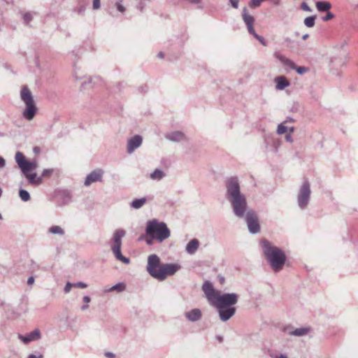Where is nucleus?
Returning <instances> with one entry per match:
<instances>
[{
  "mask_svg": "<svg viewBox=\"0 0 358 358\" xmlns=\"http://www.w3.org/2000/svg\"><path fill=\"white\" fill-rule=\"evenodd\" d=\"M226 200L230 203L234 215L240 219H244L248 231L252 234L260 231L259 217L255 210L248 206L245 195L241 191V185L237 176H231L225 180Z\"/></svg>",
  "mask_w": 358,
  "mask_h": 358,
  "instance_id": "f257e3e1",
  "label": "nucleus"
},
{
  "mask_svg": "<svg viewBox=\"0 0 358 358\" xmlns=\"http://www.w3.org/2000/svg\"><path fill=\"white\" fill-rule=\"evenodd\" d=\"M238 298L236 293H223L217 296L212 306L217 309L222 322L229 320L236 314L235 305L238 303Z\"/></svg>",
  "mask_w": 358,
  "mask_h": 358,
  "instance_id": "f03ea898",
  "label": "nucleus"
},
{
  "mask_svg": "<svg viewBox=\"0 0 358 358\" xmlns=\"http://www.w3.org/2000/svg\"><path fill=\"white\" fill-rule=\"evenodd\" d=\"M261 245L263 254L272 270L275 272L281 271L287 259L285 252L266 239H262Z\"/></svg>",
  "mask_w": 358,
  "mask_h": 358,
  "instance_id": "7ed1b4c3",
  "label": "nucleus"
},
{
  "mask_svg": "<svg viewBox=\"0 0 358 358\" xmlns=\"http://www.w3.org/2000/svg\"><path fill=\"white\" fill-rule=\"evenodd\" d=\"M145 234L151 239L162 243L170 237L171 231L165 222L153 219L147 222Z\"/></svg>",
  "mask_w": 358,
  "mask_h": 358,
  "instance_id": "20e7f679",
  "label": "nucleus"
},
{
  "mask_svg": "<svg viewBox=\"0 0 358 358\" xmlns=\"http://www.w3.org/2000/svg\"><path fill=\"white\" fill-rule=\"evenodd\" d=\"M20 98L25 104V108L22 113V116L25 120L31 121L34 118L36 114L37 107L34 102L32 94L27 86L24 85L22 87Z\"/></svg>",
  "mask_w": 358,
  "mask_h": 358,
  "instance_id": "39448f33",
  "label": "nucleus"
},
{
  "mask_svg": "<svg viewBox=\"0 0 358 358\" xmlns=\"http://www.w3.org/2000/svg\"><path fill=\"white\" fill-rule=\"evenodd\" d=\"M126 231L124 229L116 230L111 239L113 245H111V251L113 252L115 257L123 262L124 264H128L130 262V259L128 257L122 255L121 252L122 248V238L125 236Z\"/></svg>",
  "mask_w": 358,
  "mask_h": 358,
  "instance_id": "423d86ee",
  "label": "nucleus"
},
{
  "mask_svg": "<svg viewBox=\"0 0 358 358\" xmlns=\"http://www.w3.org/2000/svg\"><path fill=\"white\" fill-rule=\"evenodd\" d=\"M311 194L310 185L308 180H303L297 195V204L300 209L304 210L308 206Z\"/></svg>",
  "mask_w": 358,
  "mask_h": 358,
  "instance_id": "0eeeda50",
  "label": "nucleus"
},
{
  "mask_svg": "<svg viewBox=\"0 0 358 358\" xmlns=\"http://www.w3.org/2000/svg\"><path fill=\"white\" fill-rule=\"evenodd\" d=\"M243 20L247 26L248 31L250 34L252 35L259 43L264 46H267V42L263 36L257 34L254 29L255 17L250 15L248 10L244 7L242 10Z\"/></svg>",
  "mask_w": 358,
  "mask_h": 358,
  "instance_id": "6e6552de",
  "label": "nucleus"
},
{
  "mask_svg": "<svg viewBox=\"0 0 358 358\" xmlns=\"http://www.w3.org/2000/svg\"><path fill=\"white\" fill-rule=\"evenodd\" d=\"M15 159L22 174L34 171L38 167L37 159H34L33 160L28 161L21 152H16Z\"/></svg>",
  "mask_w": 358,
  "mask_h": 358,
  "instance_id": "1a4fd4ad",
  "label": "nucleus"
},
{
  "mask_svg": "<svg viewBox=\"0 0 358 358\" xmlns=\"http://www.w3.org/2000/svg\"><path fill=\"white\" fill-rule=\"evenodd\" d=\"M180 268V266L178 264H163L158 268V274L156 279L162 281L167 276L174 275Z\"/></svg>",
  "mask_w": 358,
  "mask_h": 358,
  "instance_id": "9d476101",
  "label": "nucleus"
},
{
  "mask_svg": "<svg viewBox=\"0 0 358 358\" xmlns=\"http://www.w3.org/2000/svg\"><path fill=\"white\" fill-rule=\"evenodd\" d=\"M161 265L160 259L157 255L152 254L148 256L147 271L155 279L158 274V268L161 267Z\"/></svg>",
  "mask_w": 358,
  "mask_h": 358,
  "instance_id": "9b49d317",
  "label": "nucleus"
},
{
  "mask_svg": "<svg viewBox=\"0 0 358 358\" xmlns=\"http://www.w3.org/2000/svg\"><path fill=\"white\" fill-rule=\"evenodd\" d=\"M202 290L205 294L206 297L208 301L212 305L217 296H219L221 293L218 291H216L213 284L208 280H206L202 285Z\"/></svg>",
  "mask_w": 358,
  "mask_h": 358,
  "instance_id": "f8f14e48",
  "label": "nucleus"
},
{
  "mask_svg": "<svg viewBox=\"0 0 358 358\" xmlns=\"http://www.w3.org/2000/svg\"><path fill=\"white\" fill-rule=\"evenodd\" d=\"M103 172L101 169L94 170L87 176L84 182V185L85 186H89L93 182L101 181L103 178Z\"/></svg>",
  "mask_w": 358,
  "mask_h": 358,
  "instance_id": "ddd939ff",
  "label": "nucleus"
},
{
  "mask_svg": "<svg viewBox=\"0 0 358 358\" xmlns=\"http://www.w3.org/2000/svg\"><path fill=\"white\" fill-rule=\"evenodd\" d=\"M41 334L39 329H36L25 336L18 334V338L24 343L27 344L31 341H38L41 338Z\"/></svg>",
  "mask_w": 358,
  "mask_h": 358,
  "instance_id": "4468645a",
  "label": "nucleus"
},
{
  "mask_svg": "<svg viewBox=\"0 0 358 358\" xmlns=\"http://www.w3.org/2000/svg\"><path fill=\"white\" fill-rule=\"evenodd\" d=\"M143 142V138L140 135H135L128 140L127 151L131 154L134 151L141 146Z\"/></svg>",
  "mask_w": 358,
  "mask_h": 358,
  "instance_id": "2eb2a0df",
  "label": "nucleus"
},
{
  "mask_svg": "<svg viewBox=\"0 0 358 358\" xmlns=\"http://www.w3.org/2000/svg\"><path fill=\"white\" fill-rule=\"evenodd\" d=\"M165 138L172 142H180L182 141H187L185 134L180 131H174L167 133L165 135Z\"/></svg>",
  "mask_w": 358,
  "mask_h": 358,
  "instance_id": "dca6fc26",
  "label": "nucleus"
},
{
  "mask_svg": "<svg viewBox=\"0 0 358 358\" xmlns=\"http://www.w3.org/2000/svg\"><path fill=\"white\" fill-rule=\"evenodd\" d=\"M185 316L187 320L194 322L201 320L202 314L199 308H194L185 312Z\"/></svg>",
  "mask_w": 358,
  "mask_h": 358,
  "instance_id": "f3484780",
  "label": "nucleus"
},
{
  "mask_svg": "<svg viewBox=\"0 0 358 358\" xmlns=\"http://www.w3.org/2000/svg\"><path fill=\"white\" fill-rule=\"evenodd\" d=\"M275 57L282 63V65L288 67L289 69L294 70V68H296L295 63L289 58H287L285 56L276 52L275 53Z\"/></svg>",
  "mask_w": 358,
  "mask_h": 358,
  "instance_id": "a211bd4d",
  "label": "nucleus"
},
{
  "mask_svg": "<svg viewBox=\"0 0 358 358\" xmlns=\"http://www.w3.org/2000/svg\"><path fill=\"white\" fill-rule=\"evenodd\" d=\"M27 179L29 184L34 186H38L42 183L41 177H37L36 173L27 172L26 174H23Z\"/></svg>",
  "mask_w": 358,
  "mask_h": 358,
  "instance_id": "6ab92c4d",
  "label": "nucleus"
},
{
  "mask_svg": "<svg viewBox=\"0 0 358 358\" xmlns=\"http://www.w3.org/2000/svg\"><path fill=\"white\" fill-rule=\"evenodd\" d=\"M199 241L196 238L192 239L186 245V252L189 255L194 254L199 247Z\"/></svg>",
  "mask_w": 358,
  "mask_h": 358,
  "instance_id": "aec40b11",
  "label": "nucleus"
},
{
  "mask_svg": "<svg viewBox=\"0 0 358 358\" xmlns=\"http://www.w3.org/2000/svg\"><path fill=\"white\" fill-rule=\"evenodd\" d=\"M275 87L278 90H282L290 85V83L285 76H278L275 78Z\"/></svg>",
  "mask_w": 358,
  "mask_h": 358,
  "instance_id": "412c9836",
  "label": "nucleus"
},
{
  "mask_svg": "<svg viewBox=\"0 0 358 358\" xmlns=\"http://www.w3.org/2000/svg\"><path fill=\"white\" fill-rule=\"evenodd\" d=\"M310 331V327H301L297 328L289 332V334L294 336H303L308 334Z\"/></svg>",
  "mask_w": 358,
  "mask_h": 358,
  "instance_id": "4be33fe9",
  "label": "nucleus"
},
{
  "mask_svg": "<svg viewBox=\"0 0 358 358\" xmlns=\"http://www.w3.org/2000/svg\"><path fill=\"white\" fill-rule=\"evenodd\" d=\"M146 201L145 197L135 199L130 203V207L134 209H139L145 204Z\"/></svg>",
  "mask_w": 358,
  "mask_h": 358,
  "instance_id": "5701e85b",
  "label": "nucleus"
},
{
  "mask_svg": "<svg viewBox=\"0 0 358 358\" xmlns=\"http://www.w3.org/2000/svg\"><path fill=\"white\" fill-rule=\"evenodd\" d=\"M316 8L320 12H327L331 8V4L329 1H317Z\"/></svg>",
  "mask_w": 358,
  "mask_h": 358,
  "instance_id": "b1692460",
  "label": "nucleus"
},
{
  "mask_svg": "<svg viewBox=\"0 0 358 358\" xmlns=\"http://www.w3.org/2000/svg\"><path fill=\"white\" fill-rule=\"evenodd\" d=\"M165 173L160 169H155L151 174L150 178L152 180H160L165 177Z\"/></svg>",
  "mask_w": 358,
  "mask_h": 358,
  "instance_id": "393cba45",
  "label": "nucleus"
},
{
  "mask_svg": "<svg viewBox=\"0 0 358 358\" xmlns=\"http://www.w3.org/2000/svg\"><path fill=\"white\" fill-rule=\"evenodd\" d=\"M34 15L36 13L31 12H24L22 13V17L24 20V23L27 25H29L30 22L33 20Z\"/></svg>",
  "mask_w": 358,
  "mask_h": 358,
  "instance_id": "a878e982",
  "label": "nucleus"
},
{
  "mask_svg": "<svg viewBox=\"0 0 358 358\" xmlns=\"http://www.w3.org/2000/svg\"><path fill=\"white\" fill-rule=\"evenodd\" d=\"M48 231L52 234L64 235V231L59 226H52L49 228Z\"/></svg>",
  "mask_w": 358,
  "mask_h": 358,
  "instance_id": "bb28decb",
  "label": "nucleus"
},
{
  "mask_svg": "<svg viewBox=\"0 0 358 358\" xmlns=\"http://www.w3.org/2000/svg\"><path fill=\"white\" fill-rule=\"evenodd\" d=\"M315 20H316L315 15L307 17L304 20V24L307 27H313L315 25Z\"/></svg>",
  "mask_w": 358,
  "mask_h": 358,
  "instance_id": "cd10ccee",
  "label": "nucleus"
},
{
  "mask_svg": "<svg viewBox=\"0 0 358 358\" xmlns=\"http://www.w3.org/2000/svg\"><path fill=\"white\" fill-rule=\"evenodd\" d=\"M19 196L23 201H28L30 200V194L29 192L24 189H20L19 190Z\"/></svg>",
  "mask_w": 358,
  "mask_h": 358,
  "instance_id": "c85d7f7f",
  "label": "nucleus"
},
{
  "mask_svg": "<svg viewBox=\"0 0 358 358\" xmlns=\"http://www.w3.org/2000/svg\"><path fill=\"white\" fill-rule=\"evenodd\" d=\"M126 289V285L123 282H118L109 289V291L123 292Z\"/></svg>",
  "mask_w": 358,
  "mask_h": 358,
  "instance_id": "c756f323",
  "label": "nucleus"
},
{
  "mask_svg": "<svg viewBox=\"0 0 358 358\" xmlns=\"http://www.w3.org/2000/svg\"><path fill=\"white\" fill-rule=\"evenodd\" d=\"M187 2H188L190 4L195 5L196 6V8L198 9H203L204 8L203 0H185Z\"/></svg>",
  "mask_w": 358,
  "mask_h": 358,
  "instance_id": "7c9ffc66",
  "label": "nucleus"
},
{
  "mask_svg": "<svg viewBox=\"0 0 358 358\" xmlns=\"http://www.w3.org/2000/svg\"><path fill=\"white\" fill-rule=\"evenodd\" d=\"M294 70H295L296 71V73L299 75H303L305 73L308 71V69L307 67L297 66L296 65V68H294Z\"/></svg>",
  "mask_w": 358,
  "mask_h": 358,
  "instance_id": "2f4dec72",
  "label": "nucleus"
},
{
  "mask_svg": "<svg viewBox=\"0 0 358 358\" xmlns=\"http://www.w3.org/2000/svg\"><path fill=\"white\" fill-rule=\"evenodd\" d=\"M52 173H53V169H46L43 171L40 177H41V179L43 180V178L45 177H50L52 174Z\"/></svg>",
  "mask_w": 358,
  "mask_h": 358,
  "instance_id": "473e14b6",
  "label": "nucleus"
},
{
  "mask_svg": "<svg viewBox=\"0 0 358 358\" xmlns=\"http://www.w3.org/2000/svg\"><path fill=\"white\" fill-rule=\"evenodd\" d=\"M287 127H285L283 123H282L278 126L277 133L278 134H283L287 131Z\"/></svg>",
  "mask_w": 358,
  "mask_h": 358,
  "instance_id": "72a5a7b5",
  "label": "nucleus"
},
{
  "mask_svg": "<svg viewBox=\"0 0 358 358\" xmlns=\"http://www.w3.org/2000/svg\"><path fill=\"white\" fill-rule=\"evenodd\" d=\"M334 17H335V15L331 12L328 10V11H327L326 15L322 17V20L324 22H327V21L334 18Z\"/></svg>",
  "mask_w": 358,
  "mask_h": 358,
  "instance_id": "f704fd0d",
  "label": "nucleus"
},
{
  "mask_svg": "<svg viewBox=\"0 0 358 358\" xmlns=\"http://www.w3.org/2000/svg\"><path fill=\"white\" fill-rule=\"evenodd\" d=\"M115 6L118 11L123 13L125 12V8L123 6V5L121 3V1H116Z\"/></svg>",
  "mask_w": 358,
  "mask_h": 358,
  "instance_id": "c9c22d12",
  "label": "nucleus"
},
{
  "mask_svg": "<svg viewBox=\"0 0 358 358\" xmlns=\"http://www.w3.org/2000/svg\"><path fill=\"white\" fill-rule=\"evenodd\" d=\"M73 284V287L84 289L87 287V285L83 282H77Z\"/></svg>",
  "mask_w": 358,
  "mask_h": 358,
  "instance_id": "e433bc0d",
  "label": "nucleus"
},
{
  "mask_svg": "<svg viewBox=\"0 0 358 358\" xmlns=\"http://www.w3.org/2000/svg\"><path fill=\"white\" fill-rule=\"evenodd\" d=\"M72 287H73V283H71L70 282H66V285H65V287L64 288V292L65 293H69L71 291Z\"/></svg>",
  "mask_w": 358,
  "mask_h": 358,
  "instance_id": "4c0bfd02",
  "label": "nucleus"
},
{
  "mask_svg": "<svg viewBox=\"0 0 358 358\" xmlns=\"http://www.w3.org/2000/svg\"><path fill=\"white\" fill-rule=\"evenodd\" d=\"M229 3L234 8L237 9L238 8L239 0H229Z\"/></svg>",
  "mask_w": 358,
  "mask_h": 358,
  "instance_id": "58836bf2",
  "label": "nucleus"
},
{
  "mask_svg": "<svg viewBox=\"0 0 358 358\" xmlns=\"http://www.w3.org/2000/svg\"><path fill=\"white\" fill-rule=\"evenodd\" d=\"M100 0H93V8L97 10L100 8Z\"/></svg>",
  "mask_w": 358,
  "mask_h": 358,
  "instance_id": "ea45409f",
  "label": "nucleus"
},
{
  "mask_svg": "<svg viewBox=\"0 0 358 358\" xmlns=\"http://www.w3.org/2000/svg\"><path fill=\"white\" fill-rule=\"evenodd\" d=\"M301 8H302L303 10H306V11H308V12H310V11H311L310 8L309 7V6H308L306 2H303V3H301Z\"/></svg>",
  "mask_w": 358,
  "mask_h": 358,
  "instance_id": "a19ab883",
  "label": "nucleus"
},
{
  "mask_svg": "<svg viewBox=\"0 0 358 358\" xmlns=\"http://www.w3.org/2000/svg\"><path fill=\"white\" fill-rule=\"evenodd\" d=\"M31 268L33 269V270H37V269H39V265L37 264V263L36 262H34V260H31Z\"/></svg>",
  "mask_w": 358,
  "mask_h": 358,
  "instance_id": "79ce46f5",
  "label": "nucleus"
},
{
  "mask_svg": "<svg viewBox=\"0 0 358 358\" xmlns=\"http://www.w3.org/2000/svg\"><path fill=\"white\" fill-rule=\"evenodd\" d=\"M148 90V85H145L143 86H141L138 88V91L140 92H147Z\"/></svg>",
  "mask_w": 358,
  "mask_h": 358,
  "instance_id": "37998d69",
  "label": "nucleus"
},
{
  "mask_svg": "<svg viewBox=\"0 0 358 358\" xmlns=\"http://www.w3.org/2000/svg\"><path fill=\"white\" fill-rule=\"evenodd\" d=\"M105 356L108 358H115V355L113 352H106L105 353Z\"/></svg>",
  "mask_w": 358,
  "mask_h": 358,
  "instance_id": "c03bdc74",
  "label": "nucleus"
},
{
  "mask_svg": "<svg viewBox=\"0 0 358 358\" xmlns=\"http://www.w3.org/2000/svg\"><path fill=\"white\" fill-rule=\"evenodd\" d=\"M5 165H6L5 159L2 157H0V168L4 167Z\"/></svg>",
  "mask_w": 358,
  "mask_h": 358,
  "instance_id": "a18cd8bd",
  "label": "nucleus"
},
{
  "mask_svg": "<svg viewBox=\"0 0 358 358\" xmlns=\"http://www.w3.org/2000/svg\"><path fill=\"white\" fill-rule=\"evenodd\" d=\"M83 301H84L86 304H87L88 303H90V301H91L90 297V296H83Z\"/></svg>",
  "mask_w": 358,
  "mask_h": 358,
  "instance_id": "49530a36",
  "label": "nucleus"
},
{
  "mask_svg": "<svg viewBox=\"0 0 358 358\" xmlns=\"http://www.w3.org/2000/svg\"><path fill=\"white\" fill-rule=\"evenodd\" d=\"M285 139L290 142V143H292L293 142V139H292V137L291 136V134H288L285 136Z\"/></svg>",
  "mask_w": 358,
  "mask_h": 358,
  "instance_id": "de8ad7c7",
  "label": "nucleus"
},
{
  "mask_svg": "<svg viewBox=\"0 0 358 358\" xmlns=\"http://www.w3.org/2000/svg\"><path fill=\"white\" fill-rule=\"evenodd\" d=\"M219 282L221 285H223L225 282V278L222 275H218Z\"/></svg>",
  "mask_w": 358,
  "mask_h": 358,
  "instance_id": "09e8293b",
  "label": "nucleus"
},
{
  "mask_svg": "<svg viewBox=\"0 0 358 358\" xmlns=\"http://www.w3.org/2000/svg\"><path fill=\"white\" fill-rule=\"evenodd\" d=\"M34 278L33 276H30L28 280H27V284L29 285H31L34 283Z\"/></svg>",
  "mask_w": 358,
  "mask_h": 358,
  "instance_id": "8fccbe9b",
  "label": "nucleus"
},
{
  "mask_svg": "<svg viewBox=\"0 0 358 358\" xmlns=\"http://www.w3.org/2000/svg\"><path fill=\"white\" fill-rule=\"evenodd\" d=\"M153 240L154 239H151V238L149 237V238L145 239V242H146L147 245H151L153 244Z\"/></svg>",
  "mask_w": 358,
  "mask_h": 358,
  "instance_id": "3c124183",
  "label": "nucleus"
},
{
  "mask_svg": "<svg viewBox=\"0 0 358 358\" xmlns=\"http://www.w3.org/2000/svg\"><path fill=\"white\" fill-rule=\"evenodd\" d=\"M27 358H43V355H40L39 356H36V355L31 354L28 356Z\"/></svg>",
  "mask_w": 358,
  "mask_h": 358,
  "instance_id": "603ef678",
  "label": "nucleus"
},
{
  "mask_svg": "<svg viewBox=\"0 0 358 358\" xmlns=\"http://www.w3.org/2000/svg\"><path fill=\"white\" fill-rule=\"evenodd\" d=\"M294 122V119L290 117H287L286 118V120L284 121L283 124H285V123H287V122Z\"/></svg>",
  "mask_w": 358,
  "mask_h": 358,
  "instance_id": "864d4df0",
  "label": "nucleus"
},
{
  "mask_svg": "<svg viewBox=\"0 0 358 358\" xmlns=\"http://www.w3.org/2000/svg\"><path fill=\"white\" fill-rule=\"evenodd\" d=\"M33 151L34 153L38 154L40 152L41 150L38 147L36 146L33 148Z\"/></svg>",
  "mask_w": 358,
  "mask_h": 358,
  "instance_id": "5fc2aeb1",
  "label": "nucleus"
},
{
  "mask_svg": "<svg viewBox=\"0 0 358 358\" xmlns=\"http://www.w3.org/2000/svg\"><path fill=\"white\" fill-rule=\"evenodd\" d=\"M89 308L88 305L87 304H85V305H83L81 306V310H87V308Z\"/></svg>",
  "mask_w": 358,
  "mask_h": 358,
  "instance_id": "6e6d98bb",
  "label": "nucleus"
},
{
  "mask_svg": "<svg viewBox=\"0 0 358 358\" xmlns=\"http://www.w3.org/2000/svg\"><path fill=\"white\" fill-rule=\"evenodd\" d=\"M84 10H85L84 8L80 7V8H78V13L79 14H81L82 13H83V12H84Z\"/></svg>",
  "mask_w": 358,
  "mask_h": 358,
  "instance_id": "4d7b16f0",
  "label": "nucleus"
},
{
  "mask_svg": "<svg viewBox=\"0 0 358 358\" xmlns=\"http://www.w3.org/2000/svg\"><path fill=\"white\" fill-rule=\"evenodd\" d=\"M308 37H309V34H306L302 36V39L303 40H306Z\"/></svg>",
  "mask_w": 358,
  "mask_h": 358,
  "instance_id": "13d9d810",
  "label": "nucleus"
},
{
  "mask_svg": "<svg viewBox=\"0 0 358 358\" xmlns=\"http://www.w3.org/2000/svg\"><path fill=\"white\" fill-rule=\"evenodd\" d=\"M158 57H159V58H164V53H163L162 52H159L158 53Z\"/></svg>",
  "mask_w": 358,
  "mask_h": 358,
  "instance_id": "bf43d9fd",
  "label": "nucleus"
},
{
  "mask_svg": "<svg viewBox=\"0 0 358 358\" xmlns=\"http://www.w3.org/2000/svg\"><path fill=\"white\" fill-rule=\"evenodd\" d=\"M275 358H287L285 355L281 354L279 357H275Z\"/></svg>",
  "mask_w": 358,
  "mask_h": 358,
  "instance_id": "052dcab7",
  "label": "nucleus"
},
{
  "mask_svg": "<svg viewBox=\"0 0 358 358\" xmlns=\"http://www.w3.org/2000/svg\"><path fill=\"white\" fill-rule=\"evenodd\" d=\"M217 338L220 342H222L223 341V338L220 336H217Z\"/></svg>",
  "mask_w": 358,
  "mask_h": 358,
  "instance_id": "680f3d73",
  "label": "nucleus"
},
{
  "mask_svg": "<svg viewBox=\"0 0 358 358\" xmlns=\"http://www.w3.org/2000/svg\"><path fill=\"white\" fill-rule=\"evenodd\" d=\"M289 132H290V133H292V132H294V127H290V128L289 129Z\"/></svg>",
  "mask_w": 358,
  "mask_h": 358,
  "instance_id": "e2e57ef3",
  "label": "nucleus"
},
{
  "mask_svg": "<svg viewBox=\"0 0 358 358\" xmlns=\"http://www.w3.org/2000/svg\"><path fill=\"white\" fill-rule=\"evenodd\" d=\"M141 10H143V6L142 5L138 6V7Z\"/></svg>",
  "mask_w": 358,
  "mask_h": 358,
  "instance_id": "0e129e2a",
  "label": "nucleus"
},
{
  "mask_svg": "<svg viewBox=\"0 0 358 358\" xmlns=\"http://www.w3.org/2000/svg\"><path fill=\"white\" fill-rule=\"evenodd\" d=\"M1 195H2V189H1V188L0 187V197L1 196Z\"/></svg>",
  "mask_w": 358,
  "mask_h": 358,
  "instance_id": "69168bd1",
  "label": "nucleus"
},
{
  "mask_svg": "<svg viewBox=\"0 0 358 358\" xmlns=\"http://www.w3.org/2000/svg\"><path fill=\"white\" fill-rule=\"evenodd\" d=\"M335 59H334V58H331V62H334L335 61Z\"/></svg>",
  "mask_w": 358,
  "mask_h": 358,
  "instance_id": "338daca9",
  "label": "nucleus"
},
{
  "mask_svg": "<svg viewBox=\"0 0 358 358\" xmlns=\"http://www.w3.org/2000/svg\"><path fill=\"white\" fill-rule=\"evenodd\" d=\"M0 220H2V215L1 213H0Z\"/></svg>",
  "mask_w": 358,
  "mask_h": 358,
  "instance_id": "774afa93",
  "label": "nucleus"
}]
</instances>
